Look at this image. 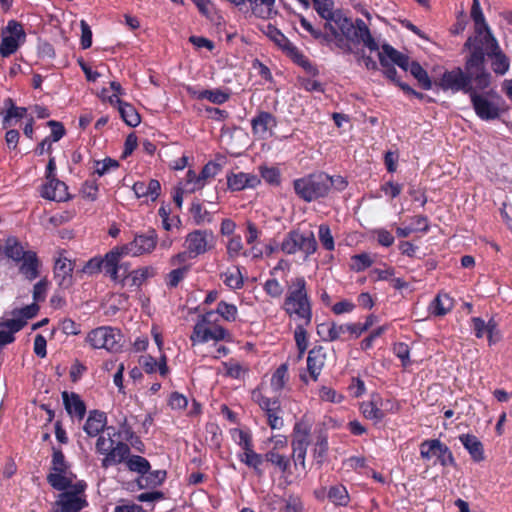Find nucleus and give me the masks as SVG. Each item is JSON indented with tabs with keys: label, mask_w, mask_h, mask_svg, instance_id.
<instances>
[{
	"label": "nucleus",
	"mask_w": 512,
	"mask_h": 512,
	"mask_svg": "<svg viewBox=\"0 0 512 512\" xmlns=\"http://www.w3.org/2000/svg\"><path fill=\"white\" fill-rule=\"evenodd\" d=\"M311 426L301 420L297 421L293 427L292 439L297 440H310Z\"/></svg>",
	"instance_id": "obj_62"
},
{
	"label": "nucleus",
	"mask_w": 512,
	"mask_h": 512,
	"mask_svg": "<svg viewBox=\"0 0 512 512\" xmlns=\"http://www.w3.org/2000/svg\"><path fill=\"white\" fill-rule=\"evenodd\" d=\"M19 271L26 279L32 281L39 276L40 261L36 252L28 250V253L20 261Z\"/></svg>",
	"instance_id": "obj_34"
},
{
	"label": "nucleus",
	"mask_w": 512,
	"mask_h": 512,
	"mask_svg": "<svg viewBox=\"0 0 512 512\" xmlns=\"http://www.w3.org/2000/svg\"><path fill=\"white\" fill-rule=\"evenodd\" d=\"M25 39L23 25L16 20H9L1 32L0 55L6 58L14 54Z\"/></svg>",
	"instance_id": "obj_14"
},
{
	"label": "nucleus",
	"mask_w": 512,
	"mask_h": 512,
	"mask_svg": "<svg viewBox=\"0 0 512 512\" xmlns=\"http://www.w3.org/2000/svg\"><path fill=\"white\" fill-rule=\"evenodd\" d=\"M68 187L59 179L47 181L41 187V197L51 201L63 202L68 200Z\"/></svg>",
	"instance_id": "obj_26"
},
{
	"label": "nucleus",
	"mask_w": 512,
	"mask_h": 512,
	"mask_svg": "<svg viewBox=\"0 0 512 512\" xmlns=\"http://www.w3.org/2000/svg\"><path fill=\"white\" fill-rule=\"evenodd\" d=\"M318 15L325 20L324 29L337 35V28L347 39L355 43H362L370 51H378L379 44L372 36L365 21L357 18L354 22L342 10H334L332 0H312Z\"/></svg>",
	"instance_id": "obj_1"
},
{
	"label": "nucleus",
	"mask_w": 512,
	"mask_h": 512,
	"mask_svg": "<svg viewBox=\"0 0 512 512\" xmlns=\"http://www.w3.org/2000/svg\"><path fill=\"white\" fill-rule=\"evenodd\" d=\"M116 435L114 427L106 428V435L98 436L95 444V451L104 457L101 460V467L108 468L122 463L130 454L131 450L127 443L118 441L115 443L113 437Z\"/></svg>",
	"instance_id": "obj_7"
},
{
	"label": "nucleus",
	"mask_w": 512,
	"mask_h": 512,
	"mask_svg": "<svg viewBox=\"0 0 512 512\" xmlns=\"http://www.w3.org/2000/svg\"><path fill=\"white\" fill-rule=\"evenodd\" d=\"M179 185L186 189V193H194L204 187V182L200 178V173L196 174L194 170L189 169Z\"/></svg>",
	"instance_id": "obj_46"
},
{
	"label": "nucleus",
	"mask_w": 512,
	"mask_h": 512,
	"mask_svg": "<svg viewBox=\"0 0 512 512\" xmlns=\"http://www.w3.org/2000/svg\"><path fill=\"white\" fill-rule=\"evenodd\" d=\"M69 464L61 448L52 447L51 472L47 482L56 490L63 491L72 485V477L68 476Z\"/></svg>",
	"instance_id": "obj_13"
},
{
	"label": "nucleus",
	"mask_w": 512,
	"mask_h": 512,
	"mask_svg": "<svg viewBox=\"0 0 512 512\" xmlns=\"http://www.w3.org/2000/svg\"><path fill=\"white\" fill-rule=\"evenodd\" d=\"M244 284V275L239 267H234L232 271L226 272V286L232 289H240Z\"/></svg>",
	"instance_id": "obj_59"
},
{
	"label": "nucleus",
	"mask_w": 512,
	"mask_h": 512,
	"mask_svg": "<svg viewBox=\"0 0 512 512\" xmlns=\"http://www.w3.org/2000/svg\"><path fill=\"white\" fill-rule=\"evenodd\" d=\"M222 170V164L218 161H209L201 170L200 178L204 186L209 183Z\"/></svg>",
	"instance_id": "obj_54"
},
{
	"label": "nucleus",
	"mask_w": 512,
	"mask_h": 512,
	"mask_svg": "<svg viewBox=\"0 0 512 512\" xmlns=\"http://www.w3.org/2000/svg\"><path fill=\"white\" fill-rule=\"evenodd\" d=\"M299 22L300 26L308 32L313 39L319 41L321 44L329 45L334 41L338 48L343 49L346 52H351V46L345 43V37L338 29L337 35H334L330 31L323 32L321 29L315 28L304 16H300Z\"/></svg>",
	"instance_id": "obj_19"
},
{
	"label": "nucleus",
	"mask_w": 512,
	"mask_h": 512,
	"mask_svg": "<svg viewBox=\"0 0 512 512\" xmlns=\"http://www.w3.org/2000/svg\"><path fill=\"white\" fill-rule=\"evenodd\" d=\"M107 415L105 412L94 409L89 411L88 417L84 423L83 430L89 437L99 436L106 432Z\"/></svg>",
	"instance_id": "obj_25"
},
{
	"label": "nucleus",
	"mask_w": 512,
	"mask_h": 512,
	"mask_svg": "<svg viewBox=\"0 0 512 512\" xmlns=\"http://www.w3.org/2000/svg\"><path fill=\"white\" fill-rule=\"evenodd\" d=\"M106 261H107V253L104 257L95 256L89 259L85 265L83 266V272L86 274H98L101 271L106 273Z\"/></svg>",
	"instance_id": "obj_50"
},
{
	"label": "nucleus",
	"mask_w": 512,
	"mask_h": 512,
	"mask_svg": "<svg viewBox=\"0 0 512 512\" xmlns=\"http://www.w3.org/2000/svg\"><path fill=\"white\" fill-rule=\"evenodd\" d=\"M145 477L146 484L143 485L141 480H138V484L141 488H155L163 484L166 479L167 473L165 470H155L148 472Z\"/></svg>",
	"instance_id": "obj_52"
},
{
	"label": "nucleus",
	"mask_w": 512,
	"mask_h": 512,
	"mask_svg": "<svg viewBox=\"0 0 512 512\" xmlns=\"http://www.w3.org/2000/svg\"><path fill=\"white\" fill-rule=\"evenodd\" d=\"M459 441L468 451L473 461L481 462L485 459L483 444L475 435L469 433L461 434Z\"/></svg>",
	"instance_id": "obj_32"
},
{
	"label": "nucleus",
	"mask_w": 512,
	"mask_h": 512,
	"mask_svg": "<svg viewBox=\"0 0 512 512\" xmlns=\"http://www.w3.org/2000/svg\"><path fill=\"white\" fill-rule=\"evenodd\" d=\"M393 353L397 358L400 359L403 367H407L410 365V347L407 343H395L393 345Z\"/></svg>",
	"instance_id": "obj_58"
},
{
	"label": "nucleus",
	"mask_w": 512,
	"mask_h": 512,
	"mask_svg": "<svg viewBox=\"0 0 512 512\" xmlns=\"http://www.w3.org/2000/svg\"><path fill=\"white\" fill-rule=\"evenodd\" d=\"M193 95L199 100L207 99L214 104H222L224 102V92L220 89L195 91Z\"/></svg>",
	"instance_id": "obj_56"
},
{
	"label": "nucleus",
	"mask_w": 512,
	"mask_h": 512,
	"mask_svg": "<svg viewBox=\"0 0 512 512\" xmlns=\"http://www.w3.org/2000/svg\"><path fill=\"white\" fill-rule=\"evenodd\" d=\"M281 309L295 323L311 324L313 318L312 301L308 293L307 281L303 276L291 279Z\"/></svg>",
	"instance_id": "obj_3"
},
{
	"label": "nucleus",
	"mask_w": 512,
	"mask_h": 512,
	"mask_svg": "<svg viewBox=\"0 0 512 512\" xmlns=\"http://www.w3.org/2000/svg\"><path fill=\"white\" fill-rule=\"evenodd\" d=\"M193 344L219 342L224 340V301H220L216 310L208 311L195 324L190 337Z\"/></svg>",
	"instance_id": "obj_5"
},
{
	"label": "nucleus",
	"mask_w": 512,
	"mask_h": 512,
	"mask_svg": "<svg viewBox=\"0 0 512 512\" xmlns=\"http://www.w3.org/2000/svg\"><path fill=\"white\" fill-rule=\"evenodd\" d=\"M156 274L155 269L152 266L140 267L132 270L130 273L129 281L126 285L129 288H140L147 279L154 277Z\"/></svg>",
	"instance_id": "obj_38"
},
{
	"label": "nucleus",
	"mask_w": 512,
	"mask_h": 512,
	"mask_svg": "<svg viewBox=\"0 0 512 512\" xmlns=\"http://www.w3.org/2000/svg\"><path fill=\"white\" fill-rule=\"evenodd\" d=\"M265 35L273 41L295 64L311 76H317L319 70L277 27L268 24Z\"/></svg>",
	"instance_id": "obj_9"
},
{
	"label": "nucleus",
	"mask_w": 512,
	"mask_h": 512,
	"mask_svg": "<svg viewBox=\"0 0 512 512\" xmlns=\"http://www.w3.org/2000/svg\"><path fill=\"white\" fill-rule=\"evenodd\" d=\"M276 126L277 119L270 112L260 111L251 119L252 132L261 139L271 136Z\"/></svg>",
	"instance_id": "obj_21"
},
{
	"label": "nucleus",
	"mask_w": 512,
	"mask_h": 512,
	"mask_svg": "<svg viewBox=\"0 0 512 512\" xmlns=\"http://www.w3.org/2000/svg\"><path fill=\"white\" fill-rule=\"evenodd\" d=\"M453 308V299L447 293H438L430 302L428 312L435 317H442L449 313Z\"/></svg>",
	"instance_id": "obj_33"
},
{
	"label": "nucleus",
	"mask_w": 512,
	"mask_h": 512,
	"mask_svg": "<svg viewBox=\"0 0 512 512\" xmlns=\"http://www.w3.org/2000/svg\"><path fill=\"white\" fill-rule=\"evenodd\" d=\"M56 505L59 512H79L88 505L85 496H78L73 492H62Z\"/></svg>",
	"instance_id": "obj_27"
},
{
	"label": "nucleus",
	"mask_w": 512,
	"mask_h": 512,
	"mask_svg": "<svg viewBox=\"0 0 512 512\" xmlns=\"http://www.w3.org/2000/svg\"><path fill=\"white\" fill-rule=\"evenodd\" d=\"M411 75L417 79L419 84L424 90H430L432 88V82L426 70L416 61L411 63L408 61V70Z\"/></svg>",
	"instance_id": "obj_42"
},
{
	"label": "nucleus",
	"mask_w": 512,
	"mask_h": 512,
	"mask_svg": "<svg viewBox=\"0 0 512 512\" xmlns=\"http://www.w3.org/2000/svg\"><path fill=\"white\" fill-rule=\"evenodd\" d=\"M328 174L312 173L293 181L295 194L304 202L310 203L324 198L329 194Z\"/></svg>",
	"instance_id": "obj_8"
},
{
	"label": "nucleus",
	"mask_w": 512,
	"mask_h": 512,
	"mask_svg": "<svg viewBox=\"0 0 512 512\" xmlns=\"http://www.w3.org/2000/svg\"><path fill=\"white\" fill-rule=\"evenodd\" d=\"M118 167H119V162L117 160L112 159L110 157H106L102 161H99V160L95 161L94 173L101 177V176L105 175L110 169H112V168L116 169Z\"/></svg>",
	"instance_id": "obj_63"
},
{
	"label": "nucleus",
	"mask_w": 512,
	"mask_h": 512,
	"mask_svg": "<svg viewBox=\"0 0 512 512\" xmlns=\"http://www.w3.org/2000/svg\"><path fill=\"white\" fill-rule=\"evenodd\" d=\"M287 372L288 368L286 364H281L272 374L270 384L271 388L275 392H279L285 387L287 381Z\"/></svg>",
	"instance_id": "obj_51"
},
{
	"label": "nucleus",
	"mask_w": 512,
	"mask_h": 512,
	"mask_svg": "<svg viewBox=\"0 0 512 512\" xmlns=\"http://www.w3.org/2000/svg\"><path fill=\"white\" fill-rule=\"evenodd\" d=\"M318 237L324 249L328 251L334 250L335 242L328 225L321 224L319 226Z\"/></svg>",
	"instance_id": "obj_57"
},
{
	"label": "nucleus",
	"mask_w": 512,
	"mask_h": 512,
	"mask_svg": "<svg viewBox=\"0 0 512 512\" xmlns=\"http://www.w3.org/2000/svg\"><path fill=\"white\" fill-rule=\"evenodd\" d=\"M264 458L270 462L282 473H285L290 467V458L286 455L279 453L276 449L269 450Z\"/></svg>",
	"instance_id": "obj_45"
},
{
	"label": "nucleus",
	"mask_w": 512,
	"mask_h": 512,
	"mask_svg": "<svg viewBox=\"0 0 512 512\" xmlns=\"http://www.w3.org/2000/svg\"><path fill=\"white\" fill-rule=\"evenodd\" d=\"M249 372V366L236 360L230 359L226 362V377H231L238 381H244Z\"/></svg>",
	"instance_id": "obj_44"
},
{
	"label": "nucleus",
	"mask_w": 512,
	"mask_h": 512,
	"mask_svg": "<svg viewBox=\"0 0 512 512\" xmlns=\"http://www.w3.org/2000/svg\"><path fill=\"white\" fill-rule=\"evenodd\" d=\"M229 433L233 442L241 449L237 454L239 461L261 474L260 466L264 458L254 451L251 432L248 429L233 428Z\"/></svg>",
	"instance_id": "obj_10"
},
{
	"label": "nucleus",
	"mask_w": 512,
	"mask_h": 512,
	"mask_svg": "<svg viewBox=\"0 0 512 512\" xmlns=\"http://www.w3.org/2000/svg\"><path fill=\"white\" fill-rule=\"evenodd\" d=\"M434 447L436 448V453L434 456L437 457L439 463L442 466H454L455 465V459L454 456L449 449V447L442 443L439 439L437 443H434Z\"/></svg>",
	"instance_id": "obj_48"
},
{
	"label": "nucleus",
	"mask_w": 512,
	"mask_h": 512,
	"mask_svg": "<svg viewBox=\"0 0 512 512\" xmlns=\"http://www.w3.org/2000/svg\"><path fill=\"white\" fill-rule=\"evenodd\" d=\"M226 184L231 190L240 191L246 188H255L260 184V179L256 175L240 172L227 176Z\"/></svg>",
	"instance_id": "obj_31"
},
{
	"label": "nucleus",
	"mask_w": 512,
	"mask_h": 512,
	"mask_svg": "<svg viewBox=\"0 0 512 512\" xmlns=\"http://www.w3.org/2000/svg\"><path fill=\"white\" fill-rule=\"evenodd\" d=\"M121 252L119 246H115L109 252H107L106 261V275H108L112 281L121 284L125 287L127 281H129L131 267L129 262H122L123 256H128Z\"/></svg>",
	"instance_id": "obj_15"
},
{
	"label": "nucleus",
	"mask_w": 512,
	"mask_h": 512,
	"mask_svg": "<svg viewBox=\"0 0 512 512\" xmlns=\"http://www.w3.org/2000/svg\"><path fill=\"white\" fill-rule=\"evenodd\" d=\"M73 263L67 258H58L54 265V278L61 289H69L73 285Z\"/></svg>",
	"instance_id": "obj_22"
},
{
	"label": "nucleus",
	"mask_w": 512,
	"mask_h": 512,
	"mask_svg": "<svg viewBox=\"0 0 512 512\" xmlns=\"http://www.w3.org/2000/svg\"><path fill=\"white\" fill-rule=\"evenodd\" d=\"M379 63L381 66H386L387 63L395 64L404 71L408 70V59L409 57L390 44H383L381 51L378 53Z\"/></svg>",
	"instance_id": "obj_24"
},
{
	"label": "nucleus",
	"mask_w": 512,
	"mask_h": 512,
	"mask_svg": "<svg viewBox=\"0 0 512 512\" xmlns=\"http://www.w3.org/2000/svg\"><path fill=\"white\" fill-rule=\"evenodd\" d=\"M326 352L325 349L318 345L314 346L307 356V370L313 381H317L321 371L325 365Z\"/></svg>",
	"instance_id": "obj_28"
},
{
	"label": "nucleus",
	"mask_w": 512,
	"mask_h": 512,
	"mask_svg": "<svg viewBox=\"0 0 512 512\" xmlns=\"http://www.w3.org/2000/svg\"><path fill=\"white\" fill-rule=\"evenodd\" d=\"M191 265H184L171 270L165 277V284L169 289L176 288L179 283L187 276Z\"/></svg>",
	"instance_id": "obj_47"
},
{
	"label": "nucleus",
	"mask_w": 512,
	"mask_h": 512,
	"mask_svg": "<svg viewBox=\"0 0 512 512\" xmlns=\"http://www.w3.org/2000/svg\"><path fill=\"white\" fill-rule=\"evenodd\" d=\"M351 270L362 272L372 266L373 260L368 253H360L351 257Z\"/></svg>",
	"instance_id": "obj_53"
},
{
	"label": "nucleus",
	"mask_w": 512,
	"mask_h": 512,
	"mask_svg": "<svg viewBox=\"0 0 512 512\" xmlns=\"http://www.w3.org/2000/svg\"><path fill=\"white\" fill-rule=\"evenodd\" d=\"M327 498L331 503L338 507H346L350 502L348 490L342 484L330 486L327 492Z\"/></svg>",
	"instance_id": "obj_40"
},
{
	"label": "nucleus",
	"mask_w": 512,
	"mask_h": 512,
	"mask_svg": "<svg viewBox=\"0 0 512 512\" xmlns=\"http://www.w3.org/2000/svg\"><path fill=\"white\" fill-rule=\"evenodd\" d=\"M318 334L322 335V339L325 342L344 341V335L346 334L345 324H337L336 322L322 323L318 326Z\"/></svg>",
	"instance_id": "obj_35"
},
{
	"label": "nucleus",
	"mask_w": 512,
	"mask_h": 512,
	"mask_svg": "<svg viewBox=\"0 0 512 512\" xmlns=\"http://www.w3.org/2000/svg\"><path fill=\"white\" fill-rule=\"evenodd\" d=\"M463 51L477 53L482 57L483 70L488 75L487 89L492 83V75L486 67V57L490 59L491 69L496 75L503 76L509 71L510 59L502 51L494 35L463 48Z\"/></svg>",
	"instance_id": "obj_4"
},
{
	"label": "nucleus",
	"mask_w": 512,
	"mask_h": 512,
	"mask_svg": "<svg viewBox=\"0 0 512 512\" xmlns=\"http://www.w3.org/2000/svg\"><path fill=\"white\" fill-rule=\"evenodd\" d=\"M157 243L158 234L156 230L149 228L143 233L135 234L132 241L118 246L124 254H130V256L137 257L152 253L155 250Z\"/></svg>",
	"instance_id": "obj_16"
},
{
	"label": "nucleus",
	"mask_w": 512,
	"mask_h": 512,
	"mask_svg": "<svg viewBox=\"0 0 512 512\" xmlns=\"http://www.w3.org/2000/svg\"><path fill=\"white\" fill-rule=\"evenodd\" d=\"M25 325L26 321L24 318H20L19 316H13L12 319L3 320L0 322V328H7L8 332H11L12 336L24 328Z\"/></svg>",
	"instance_id": "obj_64"
},
{
	"label": "nucleus",
	"mask_w": 512,
	"mask_h": 512,
	"mask_svg": "<svg viewBox=\"0 0 512 512\" xmlns=\"http://www.w3.org/2000/svg\"><path fill=\"white\" fill-rule=\"evenodd\" d=\"M329 451L328 434L324 430H320L314 437L311 449L314 462L319 467L324 464Z\"/></svg>",
	"instance_id": "obj_29"
},
{
	"label": "nucleus",
	"mask_w": 512,
	"mask_h": 512,
	"mask_svg": "<svg viewBox=\"0 0 512 512\" xmlns=\"http://www.w3.org/2000/svg\"><path fill=\"white\" fill-rule=\"evenodd\" d=\"M260 175L270 185L279 186L281 184V172L277 167H260Z\"/></svg>",
	"instance_id": "obj_55"
},
{
	"label": "nucleus",
	"mask_w": 512,
	"mask_h": 512,
	"mask_svg": "<svg viewBox=\"0 0 512 512\" xmlns=\"http://www.w3.org/2000/svg\"><path fill=\"white\" fill-rule=\"evenodd\" d=\"M360 409L366 419L372 420L375 423L382 421L385 417V413L380 408L376 395L370 401L363 402Z\"/></svg>",
	"instance_id": "obj_39"
},
{
	"label": "nucleus",
	"mask_w": 512,
	"mask_h": 512,
	"mask_svg": "<svg viewBox=\"0 0 512 512\" xmlns=\"http://www.w3.org/2000/svg\"><path fill=\"white\" fill-rule=\"evenodd\" d=\"M486 90L475 86V89L469 95L470 102L476 116L480 120H496L503 113L505 102L495 90Z\"/></svg>",
	"instance_id": "obj_6"
},
{
	"label": "nucleus",
	"mask_w": 512,
	"mask_h": 512,
	"mask_svg": "<svg viewBox=\"0 0 512 512\" xmlns=\"http://www.w3.org/2000/svg\"><path fill=\"white\" fill-rule=\"evenodd\" d=\"M221 430L215 423H208L206 425V441L210 442V445L220 447L221 444Z\"/></svg>",
	"instance_id": "obj_60"
},
{
	"label": "nucleus",
	"mask_w": 512,
	"mask_h": 512,
	"mask_svg": "<svg viewBox=\"0 0 512 512\" xmlns=\"http://www.w3.org/2000/svg\"><path fill=\"white\" fill-rule=\"evenodd\" d=\"M117 103L122 120L130 127L138 126L141 122V118L134 106L120 99H117Z\"/></svg>",
	"instance_id": "obj_41"
},
{
	"label": "nucleus",
	"mask_w": 512,
	"mask_h": 512,
	"mask_svg": "<svg viewBox=\"0 0 512 512\" xmlns=\"http://www.w3.org/2000/svg\"><path fill=\"white\" fill-rule=\"evenodd\" d=\"M122 335L119 330L110 326H100L92 329L86 336L85 342L92 349H106L117 352L121 348Z\"/></svg>",
	"instance_id": "obj_12"
},
{
	"label": "nucleus",
	"mask_w": 512,
	"mask_h": 512,
	"mask_svg": "<svg viewBox=\"0 0 512 512\" xmlns=\"http://www.w3.org/2000/svg\"><path fill=\"white\" fill-rule=\"evenodd\" d=\"M126 463L127 468L132 472H137L140 475H146L150 470L149 461L139 455H130L123 461Z\"/></svg>",
	"instance_id": "obj_43"
},
{
	"label": "nucleus",
	"mask_w": 512,
	"mask_h": 512,
	"mask_svg": "<svg viewBox=\"0 0 512 512\" xmlns=\"http://www.w3.org/2000/svg\"><path fill=\"white\" fill-rule=\"evenodd\" d=\"M279 249L287 255L302 252L305 258H308L316 252L317 241L312 231L301 232L299 229H293L285 235Z\"/></svg>",
	"instance_id": "obj_11"
},
{
	"label": "nucleus",
	"mask_w": 512,
	"mask_h": 512,
	"mask_svg": "<svg viewBox=\"0 0 512 512\" xmlns=\"http://www.w3.org/2000/svg\"><path fill=\"white\" fill-rule=\"evenodd\" d=\"M252 398L265 413L269 426L275 430L282 429L284 420L280 400L278 398H269L263 395L259 390L252 392Z\"/></svg>",
	"instance_id": "obj_17"
},
{
	"label": "nucleus",
	"mask_w": 512,
	"mask_h": 512,
	"mask_svg": "<svg viewBox=\"0 0 512 512\" xmlns=\"http://www.w3.org/2000/svg\"><path fill=\"white\" fill-rule=\"evenodd\" d=\"M27 253L28 250L24 249V246L16 237L11 236L5 240L4 254L14 262L20 263Z\"/></svg>",
	"instance_id": "obj_37"
},
{
	"label": "nucleus",
	"mask_w": 512,
	"mask_h": 512,
	"mask_svg": "<svg viewBox=\"0 0 512 512\" xmlns=\"http://www.w3.org/2000/svg\"><path fill=\"white\" fill-rule=\"evenodd\" d=\"M470 16L474 22V33L467 38L463 48L493 36L491 29L486 22L479 0L472 1Z\"/></svg>",
	"instance_id": "obj_18"
},
{
	"label": "nucleus",
	"mask_w": 512,
	"mask_h": 512,
	"mask_svg": "<svg viewBox=\"0 0 512 512\" xmlns=\"http://www.w3.org/2000/svg\"><path fill=\"white\" fill-rule=\"evenodd\" d=\"M27 114V108L26 107H18L16 106L13 109L5 110V113L3 114V127L6 128L11 125L12 119L20 120L24 118Z\"/></svg>",
	"instance_id": "obj_61"
},
{
	"label": "nucleus",
	"mask_w": 512,
	"mask_h": 512,
	"mask_svg": "<svg viewBox=\"0 0 512 512\" xmlns=\"http://www.w3.org/2000/svg\"><path fill=\"white\" fill-rule=\"evenodd\" d=\"M466 53L463 69L455 67L442 74L439 86L443 91L463 92L469 96L475 86L487 89L488 75L483 70L482 57L477 53Z\"/></svg>",
	"instance_id": "obj_2"
},
{
	"label": "nucleus",
	"mask_w": 512,
	"mask_h": 512,
	"mask_svg": "<svg viewBox=\"0 0 512 512\" xmlns=\"http://www.w3.org/2000/svg\"><path fill=\"white\" fill-rule=\"evenodd\" d=\"M139 364L147 374H153L157 371L162 377H166L169 374V367L167 365V357L165 354H162L159 360L151 355L141 356L139 358Z\"/></svg>",
	"instance_id": "obj_30"
},
{
	"label": "nucleus",
	"mask_w": 512,
	"mask_h": 512,
	"mask_svg": "<svg viewBox=\"0 0 512 512\" xmlns=\"http://www.w3.org/2000/svg\"><path fill=\"white\" fill-rule=\"evenodd\" d=\"M252 13L262 19H270L277 14L275 0H248Z\"/></svg>",
	"instance_id": "obj_36"
},
{
	"label": "nucleus",
	"mask_w": 512,
	"mask_h": 512,
	"mask_svg": "<svg viewBox=\"0 0 512 512\" xmlns=\"http://www.w3.org/2000/svg\"><path fill=\"white\" fill-rule=\"evenodd\" d=\"M262 288L267 296L273 299H279L284 293V286L279 282L275 276L266 279L262 284Z\"/></svg>",
	"instance_id": "obj_49"
},
{
	"label": "nucleus",
	"mask_w": 512,
	"mask_h": 512,
	"mask_svg": "<svg viewBox=\"0 0 512 512\" xmlns=\"http://www.w3.org/2000/svg\"><path fill=\"white\" fill-rule=\"evenodd\" d=\"M186 246L194 256L204 254L213 244V234L206 230H195L186 237Z\"/></svg>",
	"instance_id": "obj_20"
},
{
	"label": "nucleus",
	"mask_w": 512,
	"mask_h": 512,
	"mask_svg": "<svg viewBox=\"0 0 512 512\" xmlns=\"http://www.w3.org/2000/svg\"><path fill=\"white\" fill-rule=\"evenodd\" d=\"M61 396L68 415L79 421L84 419L87 409L86 404L81 399L80 395L75 392L63 391Z\"/></svg>",
	"instance_id": "obj_23"
}]
</instances>
